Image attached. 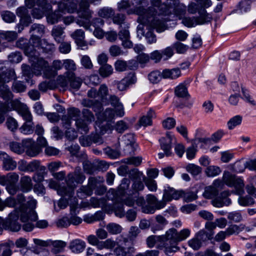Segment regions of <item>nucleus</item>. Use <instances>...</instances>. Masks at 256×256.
<instances>
[{
    "mask_svg": "<svg viewBox=\"0 0 256 256\" xmlns=\"http://www.w3.org/2000/svg\"><path fill=\"white\" fill-rule=\"evenodd\" d=\"M190 231L188 228H184L180 232L174 228L167 230L164 235L152 236L147 238L146 242L149 248H152L157 244L160 249H164L166 254L170 256V254L179 250L178 243L186 239L190 235Z\"/></svg>",
    "mask_w": 256,
    "mask_h": 256,
    "instance_id": "1",
    "label": "nucleus"
},
{
    "mask_svg": "<svg viewBox=\"0 0 256 256\" xmlns=\"http://www.w3.org/2000/svg\"><path fill=\"white\" fill-rule=\"evenodd\" d=\"M138 12V22L140 23L137 27L138 36H144V26L148 28H155L158 32H162L166 29L165 20L161 14H158L154 8H142V10L140 8Z\"/></svg>",
    "mask_w": 256,
    "mask_h": 256,
    "instance_id": "2",
    "label": "nucleus"
},
{
    "mask_svg": "<svg viewBox=\"0 0 256 256\" xmlns=\"http://www.w3.org/2000/svg\"><path fill=\"white\" fill-rule=\"evenodd\" d=\"M86 179L85 176L80 167H76L74 172L69 173L66 177V186L60 187L58 193L63 197L72 198L74 194V190L78 184H81Z\"/></svg>",
    "mask_w": 256,
    "mask_h": 256,
    "instance_id": "3",
    "label": "nucleus"
},
{
    "mask_svg": "<svg viewBox=\"0 0 256 256\" xmlns=\"http://www.w3.org/2000/svg\"><path fill=\"white\" fill-rule=\"evenodd\" d=\"M226 184L230 187H234V193L238 195L243 194L244 192V180L236 176L231 174L228 171H224L223 174L222 181L219 179L214 180L212 185L214 186L216 190L222 188Z\"/></svg>",
    "mask_w": 256,
    "mask_h": 256,
    "instance_id": "4",
    "label": "nucleus"
},
{
    "mask_svg": "<svg viewBox=\"0 0 256 256\" xmlns=\"http://www.w3.org/2000/svg\"><path fill=\"white\" fill-rule=\"evenodd\" d=\"M96 236L90 234L86 238L88 242L90 244L95 246L100 250L104 249L112 250L116 247V241L112 238H108L104 241L99 240V239H106L108 237V234L106 230L98 228L96 230Z\"/></svg>",
    "mask_w": 256,
    "mask_h": 256,
    "instance_id": "5",
    "label": "nucleus"
},
{
    "mask_svg": "<svg viewBox=\"0 0 256 256\" xmlns=\"http://www.w3.org/2000/svg\"><path fill=\"white\" fill-rule=\"evenodd\" d=\"M28 208H24L22 206L20 208V220L25 223L22 228L24 230L30 232L34 228V224L32 222H36L38 219V216L34 209L36 207V201L32 198L28 201Z\"/></svg>",
    "mask_w": 256,
    "mask_h": 256,
    "instance_id": "6",
    "label": "nucleus"
},
{
    "mask_svg": "<svg viewBox=\"0 0 256 256\" xmlns=\"http://www.w3.org/2000/svg\"><path fill=\"white\" fill-rule=\"evenodd\" d=\"M118 192L114 189L110 188L106 196L108 200L113 202L112 204H110V210H106V212H114L115 216L120 218H122L125 216V211L124 210V204L120 200V198H118Z\"/></svg>",
    "mask_w": 256,
    "mask_h": 256,
    "instance_id": "7",
    "label": "nucleus"
},
{
    "mask_svg": "<svg viewBox=\"0 0 256 256\" xmlns=\"http://www.w3.org/2000/svg\"><path fill=\"white\" fill-rule=\"evenodd\" d=\"M89 6L88 0H80L78 2V13L81 18L78 20L76 23L87 30L90 29V20L92 16V12L89 9Z\"/></svg>",
    "mask_w": 256,
    "mask_h": 256,
    "instance_id": "8",
    "label": "nucleus"
},
{
    "mask_svg": "<svg viewBox=\"0 0 256 256\" xmlns=\"http://www.w3.org/2000/svg\"><path fill=\"white\" fill-rule=\"evenodd\" d=\"M198 17H186L182 20V24L187 27H193L197 24H203L210 22L212 20V16L207 13L204 8L198 11Z\"/></svg>",
    "mask_w": 256,
    "mask_h": 256,
    "instance_id": "9",
    "label": "nucleus"
},
{
    "mask_svg": "<svg viewBox=\"0 0 256 256\" xmlns=\"http://www.w3.org/2000/svg\"><path fill=\"white\" fill-rule=\"evenodd\" d=\"M26 105L24 104L17 99H11L9 101L3 102L0 101V124L2 123L4 120V114L7 112L16 110L18 113Z\"/></svg>",
    "mask_w": 256,
    "mask_h": 256,
    "instance_id": "10",
    "label": "nucleus"
},
{
    "mask_svg": "<svg viewBox=\"0 0 256 256\" xmlns=\"http://www.w3.org/2000/svg\"><path fill=\"white\" fill-rule=\"evenodd\" d=\"M146 200L148 205L142 206V212L146 214H152L156 210L162 209L166 206V203L163 198L162 200H158L154 195L151 194L146 196Z\"/></svg>",
    "mask_w": 256,
    "mask_h": 256,
    "instance_id": "11",
    "label": "nucleus"
},
{
    "mask_svg": "<svg viewBox=\"0 0 256 256\" xmlns=\"http://www.w3.org/2000/svg\"><path fill=\"white\" fill-rule=\"evenodd\" d=\"M24 202L25 198L22 194H18L16 198L12 196L8 197L4 201L0 202V210H2L5 206L16 208L17 206H19L18 208H16L14 210H18V212H20V210L22 206L24 209L28 208V202L26 204H24Z\"/></svg>",
    "mask_w": 256,
    "mask_h": 256,
    "instance_id": "12",
    "label": "nucleus"
},
{
    "mask_svg": "<svg viewBox=\"0 0 256 256\" xmlns=\"http://www.w3.org/2000/svg\"><path fill=\"white\" fill-rule=\"evenodd\" d=\"M38 39L33 37L29 40L20 38L16 42L18 48L22 50L26 55L32 56L34 55L36 46H38Z\"/></svg>",
    "mask_w": 256,
    "mask_h": 256,
    "instance_id": "13",
    "label": "nucleus"
},
{
    "mask_svg": "<svg viewBox=\"0 0 256 256\" xmlns=\"http://www.w3.org/2000/svg\"><path fill=\"white\" fill-rule=\"evenodd\" d=\"M19 217L20 218V212H18V210H14L4 220L5 229L12 232H18L21 228V224L18 222Z\"/></svg>",
    "mask_w": 256,
    "mask_h": 256,
    "instance_id": "14",
    "label": "nucleus"
},
{
    "mask_svg": "<svg viewBox=\"0 0 256 256\" xmlns=\"http://www.w3.org/2000/svg\"><path fill=\"white\" fill-rule=\"evenodd\" d=\"M120 200L124 204L129 207L134 206L135 204L138 206H143L146 202L144 198L136 192H132L125 198Z\"/></svg>",
    "mask_w": 256,
    "mask_h": 256,
    "instance_id": "15",
    "label": "nucleus"
},
{
    "mask_svg": "<svg viewBox=\"0 0 256 256\" xmlns=\"http://www.w3.org/2000/svg\"><path fill=\"white\" fill-rule=\"evenodd\" d=\"M208 238L207 234L204 230H200L194 238L188 242L190 246L194 250H198L202 246V243Z\"/></svg>",
    "mask_w": 256,
    "mask_h": 256,
    "instance_id": "16",
    "label": "nucleus"
},
{
    "mask_svg": "<svg viewBox=\"0 0 256 256\" xmlns=\"http://www.w3.org/2000/svg\"><path fill=\"white\" fill-rule=\"evenodd\" d=\"M136 82V75L134 74H130L120 81L114 80V84L116 85L117 88L119 90L124 91L126 90L130 85L135 84Z\"/></svg>",
    "mask_w": 256,
    "mask_h": 256,
    "instance_id": "17",
    "label": "nucleus"
},
{
    "mask_svg": "<svg viewBox=\"0 0 256 256\" xmlns=\"http://www.w3.org/2000/svg\"><path fill=\"white\" fill-rule=\"evenodd\" d=\"M24 149L26 148V154L31 157L37 156L41 151L39 146L35 143L32 139L23 140Z\"/></svg>",
    "mask_w": 256,
    "mask_h": 256,
    "instance_id": "18",
    "label": "nucleus"
},
{
    "mask_svg": "<svg viewBox=\"0 0 256 256\" xmlns=\"http://www.w3.org/2000/svg\"><path fill=\"white\" fill-rule=\"evenodd\" d=\"M128 28V26L126 24L124 28H122L118 34V38L122 41V45L126 48H130L133 46V44L130 40Z\"/></svg>",
    "mask_w": 256,
    "mask_h": 256,
    "instance_id": "19",
    "label": "nucleus"
},
{
    "mask_svg": "<svg viewBox=\"0 0 256 256\" xmlns=\"http://www.w3.org/2000/svg\"><path fill=\"white\" fill-rule=\"evenodd\" d=\"M182 190H176L168 186L164 190L162 198L166 204L172 200H178L182 197Z\"/></svg>",
    "mask_w": 256,
    "mask_h": 256,
    "instance_id": "20",
    "label": "nucleus"
},
{
    "mask_svg": "<svg viewBox=\"0 0 256 256\" xmlns=\"http://www.w3.org/2000/svg\"><path fill=\"white\" fill-rule=\"evenodd\" d=\"M173 138H174V137L170 133H168L166 136L162 138L159 140L160 148L166 156H170L172 154L171 148Z\"/></svg>",
    "mask_w": 256,
    "mask_h": 256,
    "instance_id": "21",
    "label": "nucleus"
},
{
    "mask_svg": "<svg viewBox=\"0 0 256 256\" xmlns=\"http://www.w3.org/2000/svg\"><path fill=\"white\" fill-rule=\"evenodd\" d=\"M0 160L2 162V166L6 170H12L16 168V162L5 152L0 151Z\"/></svg>",
    "mask_w": 256,
    "mask_h": 256,
    "instance_id": "22",
    "label": "nucleus"
},
{
    "mask_svg": "<svg viewBox=\"0 0 256 256\" xmlns=\"http://www.w3.org/2000/svg\"><path fill=\"white\" fill-rule=\"evenodd\" d=\"M230 193L228 191L222 192L220 196L212 200V204L217 208H221L224 206H228L231 203L230 200L228 198Z\"/></svg>",
    "mask_w": 256,
    "mask_h": 256,
    "instance_id": "23",
    "label": "nucleus"
},
{
    "mask_svg": "<svg viewBox=\"0 0 256 256\" xmlns=\"http://www.w3.org/2000/svg\"><path fill=\"white\" fill-rule=\"evenodd\" d=\"M108 198L104 197L98 198L96 197H92L90 198L91 207L94 208H101L104 210L106 212V210H110V206L108 203Z\"/></svg>",
    "mask_w": 256,
    "mask_h": 256,
    "instance_id": "24",
    "label": "nucleus"
},
{
    "mask_svg": "<svg viewBox=\"0 0 256 256\" xmlns=\"http://www.w3.org/2000/svg\"><path fill=\"white\" fill-rule=\"evenodd\" d=\"M86 244L84 241L76 238L70 242L69 248L75 254H80L85 249Z\"/></svg>",
    "mask_w": 256,
    "mask_h": 256,
    "instance_id": "25",
    "label": "nucleus"
},
{
    "mask_svg": "<svg viewBox=\"0 0 256 256\" xmlns=\"http://www.w3.org/2000/svg\"><path fill=\"white\" fill-rule=\"evenodd\" d=\"M114 249V252L116 256H132L135 252V249L132 246L124 247L118 246Z\"/></svg>",
    "mask_w": 256,
    "mask_h": 256,
    "instance_id": "26",
    "label": "nucleus"
},
{
    "mask_svg": "<svg viewBox=\"0 0 256 256\" xmlns=\"http://www.w3.org/2000/svg\"><path fill=\"white\" fill-rule=\"evenodd\" d=\"M109 100L110 104L116 108V114L120 117L122 116L124 112L123 106L120 102L119 98L115 95H112L110 96Z\"/></svg>",
    "mask_w": 256,
    "mask_h": 256,
    "instance_id": "27",
    "label": "nucleus"
},
{
    "mask_svg": "<svg viewBox=\"0 0 256 256\" xmlns=\"http://www.w3.org/2000/svg\"><path fill=\"white\" fill-rule=\"evenodd\" d=\"M45 32V26L43 24H34L30 26V33L32 34L30 38L34 37L40 40Z\"/></svg>",
    "mask_w": 256,
    "mask_h": 256,
    "instance_id": "28",
    "label": "nucleus"
},
{
    "mask_svg": "<svg viewBox=\"0 0 256 256\" xmlns=\"http://www.w3.org/2000/svg\"><path fill=\"white\" fill-rule=\"evenodd\" d=\"M20 187L21 190L24 192H30L33 187L32 179L28 176L21 177L20 180Z\"/></svg>",
    "mask_w": 256,
    "mask_h": 256,
    "instance_id": "29",
    "label": "nucleus"
},
{
    "mask_svg": "<svg viewBox=\"0 0 256 256\" xmlns=\"http://www.w3.org/2000/svg\"><path fill=\"white\" fill-rule=\"evenodd\" d=\"M64 34V29L60 26H54L51 31L52 36L58 43H60L64 40L65 36Z\"/></svg>",
    "mask_w": 256,
    "mask_h": 256,
    "instance_id": "30",
    "label": "nucleus"
},
{
    "mask_svg": "<svg viewBox=\"0 0 256 256\" xmlns=\"http://www.w3.org/2000/svg\"><path fill=\"white\" fill-rule=\"evenodd\" d=\"M65 74L68 78L70 87L74 89H78L82 83L81 78L76 77L74 72H66Z\"/></svg>",
    "mask_w": 256,
    "mask_h": 256,
    "instance_id": "31",
    "label": "nucleus"
},
{
    "mask_svg": "<svg viewBox=\"0 0 256 256\" xmlns=\"http://www.w3.org/2000/svg\"><path fill=\"white\" fill-rule=\"evenodd\" d=\"M156 116L154 112L150 109L148 112L146 116H144L141 117L138 122L140 126H146L152 124V118Z\"/></svg>",
    "mask_w": 256,
    "mask_h": 256,
    "instance_id": "32",
    "label": "nucleus"
},
{
    "mask_svg": "<svg viewBox=\"0 0 256 256\" xmlns=\"http://www.w3.org/2000/svg\"><path fill=\"white\" fill-rule=\"evenodd\" d=\"M48 63L42 58H38L36 62L32 64L33 69L34 73L36 75H40L42 74V72L48 66Z\"/></svg>",
    "mask_w": 256,
    "mask_h": 256,
    "instance_id": "33",
    "label": "nucleus"
},
{
    "mask_svg": "<svg viewBox=\"0 0 256 256\" xmlns=\"http://www.w3.org/2000/svg\"><path fill=\"white\" fill-rule=\"evenodd\" d=\"M82 105L84 107L92 108V110L98 112L102 109V104L96 100H91L89 99H84L82 102Z\"/></svg>",
    "mask_w": 256,
    "mask_h": 256,
    "instance_id": "34",
    "label": "nucleus"
},
{
    "mask_svg": "<svg viewBox=\"0 0 256 256\" xmlns=\"http://www.w3.org/2000/svg\"><path fill=\"white\" fill-rule=\"evenodd\" d=\"M0 97L6 101H9L14 97L8 86L5 84H0Z\"/></svg>",
    "mask_w": 256,
    "mask_h": 256,
    "instance_id": "35",
    "label": "nucleus"
},
{
    "mask_svg": "<svg viewBox=\"0 0 256 256\" xmlns=\"http://www.w3.org/2000/svg\"><path fill=\"white\" fill-rule=\"evenodd\" d=\"M181 74L180 70L178 68L165 69L162 72V76L164 78L176 79L178 78Z\"/></svg>",
    "mask_w": 256,
    "mask_h": 256,
    "instance_id": "36",
    "label": "nucleus"
},
{
    "mask_svg": "<svg viewBox=\"0 0 256 256\" xmlns=\"http://www.w3.org/2000/svg\"><path fill=\"white\" fill-rule=\"evenodd\" d=\"M16 78V74L14 70H7L0 73V84L8 82L10 80Z\"/></svg>",
    "mask_w": 256,
    "mask_h": 256,
    "instance_id": "37",
    "label": "nucleus"
},
{
    "mask_svg": "<svg viewBox=\"0 0 256 256\" xmlns=\"http://www.w3.org/2000/svg\"><path fill=\"white\" fill-rule=\"evenodd\" d=\"M38 46H36V48H41L44 52H52L54 50V45L48 43L45 39H38Z\"/></svg>",
    "mask_w": 256,
    "mask_h": 256,
    "instance_id": "38",
    "label": "nucleus"
},
{
    "mask_svg": "<svg viewBox=\"0 0 256 256\" xmlns=\"http://www.w3.org/2000/svg\"><path fill=\"white\" fill-rule=\"evenodd\" d=\"M116 112L111 108H106L105 111L98 116V119L102 121L110 122L114 117Z\"/></svg>",
    "mask_w": 256,
    "mask_h": 256,
    "instance_id": "39",
    "label": "nucleus"
},
{
    "mask_svg": "<svg viewBox=\"0 0 256 256\" xmlns=\"http://www.w3.org/2000/svg\"><path fill=\"white\" fill-rule=\"evenodd\" d=\"M80 147L78 144H72L70 146L66 148L70 154L78 158H85L86 156L84 152H80Z\"/></svg>",
    "mask_w": 256,
    "mask_h": 256,
    "instance_id": "40",
    "label": "nucleus"
},
{
    "mask_svg": "<svg viewBox=\"0 0 256 256\" xmlns=\"http://www.w3.org/2000/svg\"><path fill=\"white\" fill-rule=\"evenodd\" d=\"M174 92L175 94L180 98H188L190 97L187 88L184 84H180L177 86L175 88Z\"/></svg>",
    "mask_w": 256,
    "mask_h": 256,
    "instance_id": "41",
    "label": "nucleus"
},
{
    "mask_svg": "<svg viewBox=\"0 0 256 256\" xmlns=\"http://www.w3.org/2000/svg\"><path fill=\"white\" fill-rule=\"evenodd\" d=\"M88 122L82 118L76 120V126L79 131L82 134H87L89 131V128L88 126Z\"/></svg>",
    "mask_w": 256,
    "mask_h": 256,
    "instance_id": "42",
    "label": "nucleus"
},
{
    "mask_svg": "<svg viewBox=\"0 0 256 256\" xmlns=\"http://www.w3.org/2000/svg\"><path fill=\"white\" fill-rule=\"evenodd\" d=\"M113 68L110 64H106L100 66L98 73L102 78H107L113 73Z\"/></svg>",
    "mask_w": 256,
    "mask_h": 256,
    "instance_id": "43",
    "label": "nucleus"
},
{
    "mask_svg": "<svg viewBox=\"0 0 256 256\" xmlns=\"http://www.w3.org/2000/svg\"><path fill=\"white\" fill-rule=\"evenodd\" d=\"M18 114L22 118V119L25 121L24 122H33L32 114L26 106L20 110Z\"/></svg>",
    "mask_w": 256,
    "mask_h": 256,
    "instance_id": "44",
    "label": "nucleus"
},
{
    "mask_svg": "<svg viewBox=\"0 0 256 256\" xmlns=\"http://www.w3.org/2000/svg\"><path fill=\"white\" fill-rule=\"evenodd\" d=\"M26 89V86L24 82L14 80L12 82V90L14 92H23Z\"/></svg>",
    "mask_w": 256,
    "mask_h": 256,
    "instance_id": "45",
    "label": "nucleus"
},
{
    "mask_svg": "<svg viewBox=\"0 0 256 256\" xmlns=\"http://www.w3.org/2000/svg\"><path fill=\"white\" fill-rule=\"evenodd\" d=\"M9 146L12 152L17 154H21L24 151V146L23 144V141L22 142V144L16 142H11L9 144Z\"/></svg>",
    "mask_w": 256,
    "mask_h": 256,
    "instance_id": "46",
    "label": "nucleus"
},
{
    "mask_svg": "<svg viewBox=\"0 0 256 256\" xmlns=\"http://www.w3.org/2000/svg\"><path fill=\"white\" fill-rule=\"evenodd\" d=\"M52 244L53 246L52 252L54 254H58L62 251L66 244L62 240H54L52 242Z\"/></svg>",
    "mask_w": 256,
    "mask_h": 256,
    "instance_id": "47",
    "label": "nucleus"
},
{
    "mask_svg": "<svg viewBox=\"0 0 256 256\" xmlns=\"http://www.w3.org/2000/svg\"><path fill=\"white\" fill-rule=\"evenodd\" d=\"M162 78V72L156 70L150 72L148 75L149 80L152 84H157L160 81Z\"/></svg>",
    "mask_w": 256,
    "mask_h": 256,
    "instance_id": "48",
    "label": "nucleus"
},
{
    "mask_svg": "<svg viewBox=\"0 0 256 256\" xmlns=\"http://www.w3.org/2000/svg\"><path fill=\"white\" fill-rule=\"evenodd\" d=\"M242 117L240 115L232 118L228 122L227 125L229 130H232L236 126L241 124Z\"/></svg>",
    "mask_w": 256,
    "mask_h": 256,
    "instance_id": "49",
    "label": "nucleus"
},
{
    "mask_svg": "<svg viewBox=\"0 0 256 256\" xmlns=\"http://www.w3.org/2000/svg\"><path fill=\"white\" fill-rule=\"evenodd\" d=\"M1 17L2 20L7 23H12L15 22L16 16L15 14L9 11L4 10L1 12Z\"/></svg>",
    "mask_w": 256,
    "mask_h": 256,
    "instance_id": "50",
    "label": "nucleus"
},
{
    "mask_svg": "<svg viewBox=\"0 0 256 256\" xmlns=\"http://www.w3.org/2000/svg\"><path fill=\"white\" fill-rule=\"evenodd\" d=\"M36 4L42 12H48L52 10V6L48 0H35Z\"/></svg>",
    "mask_w": 256,
    "mask_h": 256,
    "instance_id": "51",
    "label": "nucleus"
},
{
    "mask_svg": "<svg viewBox=\"0 0 256 256\" xmlns=\"http://www.w3.org/2000/svg\"><path fill=\"white\" fill-rule=\"evenodd\" d=\"M218 190H216L214 186H210L206 188L203 196L206 198H212L218 195Z\"/></svg>",
    "mask_w": 256,
    "mask_h": 256,
    "instance_id": "52",
    "label": "nucleus"
},
{
    "mask_svg": "<svg viewBox=\"0 0 256 256\" xmlns=\"http://www.w3.org/2000/svg\"><path fill=\"white\" fill-rule=\"evenodd\" d=\"M34 124L32 122H24L20 128V132L24 134H32L34 132Z\"/></svg>",
    "mask_w": 256,
    "mask_h": 256,
    "instance_id": "53",
    "label": "nucleus"
},
{
    "mask_svg": "<svg viewBox=\"0 0 256 256\" xmlns=\"http://www.w3.org/2000/svg\"><path fill=\"white\" fill-rule=\"evenodd\" d=\"M105 122L100 123L99 121L96 122V124L99 127L100 132L102 134H104L112 130V125L110 122L104 121Z\"/></svg>",
    "mask_w": 256,
    "mask_h": 256,
    "instance_id": "54",
    "label": "nucleus"
},
{
    "mask_svg": "<svg viewBox=\"0 0 256 256\" xmlns=\"http://www.w3.org/2000/svg\"><path fill=\"white\" fill-rule=\"evenodd\" d=\"M242 194L240 195V196L238 199V204L242 206H250L254 203V200L249 196H241Z\"/></svg>",
    "mask_w": 256,
    "mask_h": 256,
    "instance_id": "55",
    "label": "nucleus"
},
{
    "mask_svg": "<svg viewBox=\"0 0 256 256\" xmlns=\"http://www.w3.org/2000/svg\"><path fill=\"white\" fill-rule=\"evenodd\" d=\"M56 82L58 86H60L63 88H68L69 84L68 78L66 75L65 73L62 75H60L58 76Z\"/></svg>",
    "mask_w": 256,
    "mask_h": 256,
    "instance_id": "56",
    "label": "nucleus"
},
{
    "mask_svg": "<svg viewBox=\"0 0 256 256\" xmlns=\"http://www.w3.org/2000/svg\"><path fill=\"white\" fill-rule=\"evenodd\" d=\"M98 14L102 18H108L114 14V11L110 8L104 7L99 10Z\"/></svg>",
    "mask_w": 256,
    "mask_h": 256,
    "instance_id": "57",
    "label": "nucleus"
},
{
    "mask_svg": "<svg viewBox=\"0 0 256 256\" xmlns=\"http://www.w3.org/2000/svg\"><path fill=\"white\" fill-rule=\"evenodd\" d=\"M71 119L76 121L79 120L78 118L80 115V110L76 108L72 107L67 110V114H66Z\"/></svg>",
    "mask_w": 256,
    "mask_h": 256,
    "instance_id": "58",
    "label": "nucleus"
},
{
    "mask_svg": "<svg viewBox=\"0 0 256 256\" xmlns=\"http://www.w3.org/2000/svg\"><path fill=\"white\" fill-rule=\"evenodd\" d=\"M221 170L220 167L214 166H208L206 170V172L208 176L214 177L218 175L221 172Z\"/></svg>",
    "mask_w": 256,
    "mask_h": 256,
    "instance_id": "59",
    "label": "nucleus"
},
{
    "mask_svg": "<svg viewBox=\"0 0 256 256\" xmlns=\"http://www.w3.org/2000/svg\"><path fill=\"white\" fill-rule=\"evenodd\" d=\"M142 162V158L141 156L130 157L122 160V162L123 163L132 164L134 166H140Z\"/></svg>",
    "mask_w": 256,
    "mask_h": 256,
    "instance_id": "60",
    "label": "nucleus"
},
{
    "mask_svg": "<svg viewBox=\"0 0 256 256\" xmlns=\"http://www.w3.org/2000/svg\"><path fill=\"white\" fill-rule=\"evenodd\" d=\"M106 228L108 232L112 234H120L122 231L121 226L114 223L108 224L106 226Z\"/></svg>",
    "mask_w": 256,
    "mask_h": 256,
    "instance_id": "61",
    "label": "nucleus"
},
{
    "mask_svg": "<svg viewBox=\"0 0 256 256\" xmlns=\"http://www.w3.org/2000/svg\"><path fill=\"white\" fill-rule=\"evenodd\" d=\"M186 170L194 176H197L202 172V168L198 166L190 164L186 166Z\"/></svg>",
    "mask_w": 256,
    "mask_h": 256,
    "instance_id": "62",
    "label": "nucleus"
},
{
    "mask_svg": "<svg viewBox=\"0 0 256 256\" xmlns=\"http://www.w3.org/2000/svg\"><path fill=\"white\" fill-rule=\"evenodd\" d=\"M64 67L67 72H73L76 69V66L74 62L70 59L64 60Z\"/></svg>",
    "mask_w": 256,
    "mask_h": 256,
    "instance_id": "63",
    "label": "nucleus"
},
{
    "mask_svg": "<svg viewBox=\"0 0 256 256\" xmlns=\"http://www.w3.org/2000/svg\"><path fill=\"white\" fill-rule=\"evenodd\" d=\"M61 14L59 12H55L54 13L50 14L47 16V21L48 23L53 24L58 22L60 19Z\"/></svg>",
    "mask_w": 256,
    "mask_h": 256,
    "instance_id": "64",
    "label": "nucleus"
}]
</instances>
